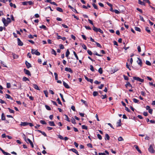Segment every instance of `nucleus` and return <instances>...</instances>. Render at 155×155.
Returning <instances> with one entry per match:
<instances>
[{
  "instance_id": "obj_18",
  "label": "nucleus",
  "mask_w": 155,
  "mask_h": 155,
  "mask_svg": "<svg viewBox=\"0 0 155 155\" xmlns=\"http://www.w3.org/2000/svg\"><path fill=\"white\" fill-rule=\"evenodd\" d=\"M69 151H72V152H73L74 153H75L76 154L77 153H78V151L77 150L75 149L74 148H72V149H70L69 150Z\"/></svg>"
},
{
  "instance_id": "obj_34",
  "label": "nucleus",
  "mask_w": 155,
  "mask_h": 155,
  "mask_svg": "<svg viewBox=\"0 0 155 155\" xmlns=\"http://www.w3.org/2000/svg\"><path fill=\"white\" fill-rule=\"evenodd\" d=\"M54 75L55 76V79L56 80H58V74L56 73H54Z\"/></svg>"
},
{
  "instance_id": "obj_37",
  "label": "nucleus",
  "mask_w": 155,
  "mask_h": 155,
  "mask_svg": "<svg viewBox=\"0 0 155 155\" xmlns=\"http://www.w3.org/2000/svg\"><path fill=\"white\" fill-rule=\"evenodd\" d=\"M40 28H43L45 30H46L47 29V28L46 27V26L43 25H42L41 26H40Z\"/></svg>"
},
{
  "instance_id": "obj_45",
  "label": "nucleus",
  "mask_w": 155,
  "mask_h": 155,
  "mask_svg": "<svg viewBox=\"0 0 155 155\" xmlns=\"http://www.w3.org/2000/svg\"><path fill=\"white\" fill-rule=\"evenodd\" d=\"M95 42L96 44L97 47H99L100 48H102L101 46L99 43H98L96 41Z\"/></svg>"
},
{
  "instance_id": "obj_36",
  "label": "nucleus",
  "mask_w": 155,
  "mask_h": 155,
  "mask_svg": "<svg viewBox=\"0 0 155 155\" xmlns=\"http://www.w3.org/2000/svg\"><path fill=\"white\" fill-rule=\"evenodd\" d=\"M69 54H70V52H69L68 49L66 52V56L67 57H68Z\"/></svg>"
},
{
  "instance_id": "obj_59",
  "label": "nucleus",
  "mask_w": 155,
  "mask_h": 155,
  "mask_svg": "<svg viewBox=\"0 0 155 155\" xmlns=\"http://www.w3.org/2000/svg\"><path fill=\"white\" fill-rule=\"evenodd\" d=\"M44 94H45V96L46 97H48V91H44Z\"/></svg>"
},
{
  "instance_id": "obj_32",
  "label": "nucleus",
  "mask_w": 155,
  "mask_h": 155,
  "mask_svg": "<svg viewBox=\"0 0 155 155\" xmlns=\"http://www.w3.org/2000/svg\"><path fill=\"white\" fill-rule=\"evenodd\" d=\"M98 94L97 91H94L93 93V95L94 97H95L98 95Z\"/></svg>"
},
{
  "instance_id": "obj_39",
  "label": "nucleus",
  "mask_w": 155,
  "mask_h": 155,
  "mask_svg": "<svg viewBox=\"0 0 155 155\" xmlns=\"http://www.w3.org/2000/svg\"><path fill=\"white\" fill-rule=\"evenodd\" d=\"M45 107L48 110H51L50 107L48 105H45Z\"/></svg>"
},
{
  "instance_id": "obj_54",
  "label": "nucleus",
  "mask_w": 155,
  "mask_h": 155,
  "mask_svg": "<svg viewBox=\"0 0 155 155\" xmlns=\"http://www.w3.org/2000/svg\"><path fill=\"white\" fill-rule=\"evenodd\" d=\"M101 97H101V98L102 99H104L105 98H106L107 97V95L106 94H105L104 95H102Z\"/></svg>"
},
{
  "instance_id": "obj_53",
  "label": "nucleus",
  "mask_w": 155,
  "mask_h": 155,
  "mask_svg": "<svg viewBox=\"0 0 155 155\" xmlns=\"http://www.w3.org/2000/svg\"><path fill=\"white\" fill-rule=\"evenodd\" d=\"M119 141H122L124 140V139L121 137H120L118 139Z\"/></svg>"
},
{
  "instance_id": "obj_35",
  "label": "nucleus",
  "mask_w": 155,
  "mask_h": 155,
  "mask_svg": "<svg viewBox=\"0 0 155 155\" xmlns=\"http://www.w3.org/2000/svg\"><path fill=\"white\" fill-rule=\"evenodd\" d=\"M98 71L99 73L101 74L103 73L102 69L101 68L99 69Z\"/></svg>"
},
{
  "instance_id": "obj_11",
  "label": "nucleus",
  "mask_w": 155,
  "mask_h": 155,
  "mask_svg": "<svg viewBox=\"0 0 155 155\" xmlns=\"http://www.w3.org/2000/svg\"><path fill=\"white\" fill-rule=\"evenodd\" d=\"M85 79L87 80L88 81L90 82L91 83H92L93 82V80L91 78H88L85 76Z\"/></svg>"
},
{
  "instance_id": "obj_15",
  "label": "nucleus",
  "mask_w": 155,
  "mask_h": 155,
  "mask_svg": "<svg viewBox=\"0 0 155 155\" xmlns=\"http://www.w3.org/2000/svg\"><path fill=\"white\" fill-rule=\"evenodd\" d=\"M37 131L39 132H40L45 137H47V135L46 134H45V133L43 131H42L41 130H37Z\"/></svg>"
},
{
  "instance_id": "obj_27",
  "label": "nucleus",
  "mask_w": 155,
  "mask_h": 155,
  "mask_svg": "<svg viewBox=\"0 0 155 155\" xmlns=\"http://www.w3.org/2000/svg\"><path fill=\"white\" fill-rule=\"evenodd\" d=\"M56 10L60 12H62L63 11L62 9L60 7H57L56 8Z\"/></svg>"
},
{
  "instance_id": "obj_6",
  "label": "nucleus",
  "mask_w": 155,
  "mask_h": 155,
  "mask_svg": "<svg viewBox=\"0 0 155 155\" xmlns=\"http://www.w3.org/2000/svg\"><path fill=\"white\" fill-rule=\"evenodd\" d=\"M23 71L24 73L26 74L29 76H31V74L28 70H27L25 68H24L23 70Z\"/></svg>"
},
{
  "instance_id": "obj_25",
  "label": "nucleus",
  "mask_w": 155,
  "mask_h": 155,
  "mask_svg": "<svg viewBox=\"0 0 155 155\" xmlns=\"http://www.w3.org/2000/svg\"><path fill=\"white\" fill-rule=\"evenodd\" d=\"M138 0V3L140 5H145V3L141 1L140 0Z\"/></svg>"
},
{
  "instance_id": "obj_20",
  "label": "nucleus",
  "mask_w": 155,
  "mask_h": 155,
  "mask_svg": "<svg viewBox=\"0 0 155 155\" xmlns=\"http://www.w3.org/2000/svg\"><path fill=\"white\" fill-rule=\"evenodd\" d=\"M33 87L36 89L38 90H40V89H39V87H38V86L35 84H33Z\"/></svg>"
},
{
  "instance_id": "obj_64",
  "label": "nucleus",
  "mask_w": 155,
  "mask_h": 155,
  "mask_svg": "<svg viewBox=\"0 0 155 155\" xmlns=\"http://www.w3.org/2000/svg\"><path fill=\"white\" fill-rule=\"evenodd\" d=\"M7 87L8 88H9L11 87V84L10 83H7Z\"/></svg>"
},
{
  "instance_id": "obj_10",
  "label": "nucleus",
  "mask_w": 155,
  "mask_h": 155,
  "mask_svg": "<svg viewBox=\"0 0 155 155\" xmlns=\"http://www.w3.org/2000/svg\"><path fill=\"white\" fill-rule=\"evenodd\" d=\"M104 153H98L99 155H107V154L108 155L109 154V152L105 150Z\"/></svg>"
},
{
  "instance_id": "obj_29",
  "label": "nucleus",
  "mask_w": 155,
  "mask_h": 155,
  "mask_svg": "<svg viewBox=\"0 0 155 155\" xmlns=\"http://www.w3.org/2000/svg\"><path fill=\"white\" fill-rule=\"evenodd\" d=\"M22 80L24 81H29V79L28 78H27L25 77H23V79H22Z\"/></svg>"
},
{
  "instance_id": "obj_7",
  "label": "nucleus",
  "mask_w": 155,
  "mask_h": 155,
  "mask_svg": "<svg viewBox=\"0 0 155 155\" xmlns=\"http://www.w3.org/2000/svg\"><path fill=\"white\" fill-rule=\"evenodd\" d=\"M137 59L138 60L137 61V63L140 66H142V62L141 60L139 58H138Z\"/></svg>"
},
{
  "instance_id": "obj_61",
  "label": "nucleus",
  "mask_w": 155,
  "mask_h": 155,
  "mask_svg": "<svg viewBox=\"0 0 155 155\" xmlns=\"http://www.w3.org/2000/svg\"><path fill=\"white\" fill-rule=\"evenodd\" d=\"M137 50H138V51L139 52H140L141 51V48H140V46H138L137 47Z\"/></svg>"
},
{
  "instance_id": "obj_43",
  "label": "nucleus",
  "mask_w": 155,
  "mask_h": 155,
  "mask_svg": "<svg viewBox=\"0 0 155 155\" xmlns=\"http://www.w3.org/2000/svg\"><path fill=\"white\" fill-rule=\"evenodd\" d=\"M60 96H61V98L62 101L64 102H65V100H64V98H63V95L61 93H60Z\"/></svg>"
},
{
  "instance_id": "obj_63",
  "label": "nucleus",
  "mask_w": 155,
  "mask_h": 155,
  "mask_svg": "<svg viewBox=\"0 0 155 155\" xmlns=\"http://www.w3.org/2000/svg\"><path fill=\"white\" fill-rule=\"evenodd\" d=\"M58 138L61 140H64V139L63 137L62 136H61L60 135H59L58 136Z\"/></svg>"
},
{
  "instance_id": "obj_57",
  "label": "nucleus",
  "mask_w": 155,
  "mask_h": 155,
  "mask_svg": "<svg viewBox=\"0 0 155 155\" xmlns=\"http://www.w3.org/2000/svg\"><path fill=\"white\" fill-rule=\"evenodd\" d=\"M85 27L87 30H91V28L89 26H85Z\"/></svg>"
},
{
  "instance_id": "obj_58",
  "label": "nucleus",
  "mask_w": 155,
  "mask_h": 155,
  "mask_svg": "<svg viewBox=\"0 0 155 155\" xmlns=\"http://www.w3.org/2000/svg\"><path fill=\"white\" fill-rule=\"evenodd\" d=\"M123 76L124 77V79L125 80H128L129 78L127 76H125L124 75Z\"/></svg>"
},
{
  "instance_id": "obj_46",
  "label": "nucleus",
  "mask_w": 155,
  "mask_h": 155,
  "mask_svg": "<svg viewBox=\"0 0 155 155\" xmlns=\"http://www.w3.org/2000/svg\"><path fill=\"white\" fill-rule=\"evenodd\" d=\"M51 53L53 54H54L55 55H56V51L53 49H52V50Z\"/></svg>"
},
{
  "instance_id": "obj_2",
  "label": "nucleus",
  "mask_w": 155,
  "mask_h": 155,
  "mask_svg": "<svg viewBox=\"0 0 155 155\" xmlns=\"http://www.w3.org/2000/svg\"><path fill=\"white\" fill-rule=\"evenodd\" d=\"M93 29L94 31L96 32H99L101 34H103V31L100 28H97L95 27L94 26H93Z\"/></svg>"
},
{
  "instance_id": "obj_52",
  "label": "nucleus",
  "mask_w": 155,
  "mask_h": 155,
  "mask_svg": "<svg viewBox=\"0 0 155 155\" xmlns=\"http://www.w3.org/2000/svg\"><path fill=\"white\" fill-rule=\"evenodd\" d=\"M90 70L92 71H94V67L92 65H90Z\"/></svg>"
},
{
  "instance_id": "obj_40",
  "label": "nucleus",
  "mask_w": 155,
  "mask_h": 155,
  "mask_svg": "<svg viewBox=\"0 0 155 155\" xmlns=\"http://www.w3.org/2000/svg\"><path fill=\"white\" fill-rule=\"evenodd\" d=\"M73 53H74V55L75 57H76V59L77 60H79L78 58V56H77L76 53L74 51H73Z\"/></svg>"
},
{
  "instance_id": "obj_24",
  "label": "nucleus",
  "mask_w": 155,
  "mask_h": 155,
  "mask_svg": "<svg viewBox=\"0 0 155 155\" xmlns=\"http://www.w3.org/2000/svg\"><path fill=\"white\" fill-rule=\"evenodd\" d=\"M105 139L109 140L110 139V137L108 134H106L105 135Z\"/></svg>"
},
{
  "instance_id": "obj_9",
  "label": "nucleus",
  "mask_w": 155,
  "mask_h": 155,
  "mask_svg": "<svg viewBox=\"0 0 155 155\" xmlns=\"http://www.w3.org/2000/svg\"><path fill=\"white\" fill-rule=\"evenodd\" d=\"M25 64L28 68H30L31 67V64L28 62L27 61H26L25 62Z\"/></svg>"
},
{
  "instance_id": "obj_38",
  "label": "nucleus",
  "mask_w": 155,
  "mask_h": 155,
  "mask_svg": "<svg viewBox=\"0 0 155 155\" xmlns=\"http://www.w3.org/2000/svg\"><path fill=\"white\" fill-rule=\"evenodd\" d=\"M133 101L134 103H138L139 101L135 98H133Z\"/></svg>"
},
{
  "instance_id": "obj_49",
  "label": "nucleus",
  "mask_w": 155,
  "mask_h": 155,
  "mask_svg": "<svg viewBox=\"0 0 155 155\" xmlns=\"http://www.w3.org/2000/svg\"><path fill=\"white\" fill-rule=\"evenodd\" d=\"M57 101H58V103L62 105V103L61 102V101L59 98H58Z\"/></svg>"
},
{
  "instance_id": "obj_30",
  "label": "nucleus",
  "mask_w": 155,
  "mask_h": 155,
  "mask_svg": "<svg viewBox=\"0 0 155 155\" xmlns=\"http://www.w3.org/2000/svg\"><path fill=\"white\" fill-rule=\"evenodd\" d=\"M71 122L74 124H76L75 120L73 117H72L71 119Z\"/></svg>"
},
{
  "instance_id": "obj_14",
  "label": "nucleus",
  "mask_w": 155,
  "mask_h": 155,
  "mask_svg": "<svg viewBox=\"0 0 155 155\" xmlns=\"http://www.w3.org/2000/svg\"><path fill=\"white\" fill-rule=\"evenodd\" d=\"M63 84L65 87L67 88H69L70 87L64 81L63 82Z\"/></svg>"
},
{
  "instance_id": "obj_3",
  "label": "nucleus",
  "mask_w": 155,
  "mask_h": 155,
  "mask_svg": "<svg viewBox=\"0 0 155 155\" xmlns=\"http://www.w3.org/2000/svg\"><path fill=\"white\" fill-rule=\"evenodd\" d=\"M28 4L29 5H31L34 4V3L31 1L24 2H22V4L24 5H27Z\"/></svg>"
},
{
  "instance_id": "obj_55",
  "label": "nucleus",
  "mask_w": 155,
  "mask_h": 155,
  "mask_svg": "<svg viewBox=\"0 0 155 155\" xmlns=\"http://www.w3.org/2000/svg\"><path fill=\"white\" fill-rule=\"evenodd\" d=\"M146 64L148 65H151V63L148 61H146Z\"/></svg>"
},
{
  "instance_id": "obj_16",
  "label": "nucleus",
  "mask_w": 155,
  "mask_h": 155,
  "mask_svg": "<svg viewBox=\"0 0 155 155\" xmlns=\"http://www.w3.org/2000/svg\"><path fill=\"white\" fill-rule=\"evenodd\" d=\"M48 124L49 125L51 126H55V125L54 121H49L48 122Z\"/></svg>"
},
{
  "instance_id": "obj_41",
  "label": "nucleus",
  "mask_w": 155,
  "mask_h": 155,
  "mask_svg": "<svg viewBox=\"0 0 155 155\" xmlns=\"http://www.w3.org/2000/svg\"><path fill=\"white\" fill-rule=\"evenodd\" d=\"M82 129H83L87 130V126L85 125H83L82 126Z\"/></svg>"
},
{
  "instance_id": "obj_31",
  "label": "nucleus",
  "mask_w": 155,
  "mask_h": 155,
  "mask_svg": "<svg viewBox=\"0 0 155 155\" xmlns=\"http://www.w3.org/2000/svg\"><path fill=\"white\" fill-rule=\"evenodd\" d=\"M37 51V50H35L34 49H31V53L32 54H35L36 52Z\"/></svg>"
},
{
  "instance_id": "obj_60",
  "label": "nucleus",
  "mask_w": 155,
  "mask_h": 155,
  "mask_svg": "<svg viewBox=\"0 0 155 155\" xmlns=\"http://www.w3.org/2000/svg\"><path fill=\"white\" fill-rule=\"evenodd\" d=\"M59 47L60 49H63L64 48V45L62 44H60L59 45Z\"/></svg>"
},
{
  "instance_id": "obj_23",
  "label": "nucleus",
  "mask_w": 155,
  "mask_h": 155,
  "mask_svg": "<svg viewBox=\"0 0 155 155\" xmlns=\"http://www.w3.org/2000/svg\"><path fill=\"white\" fill-rule=\"evenodd\" d=\"M121 120L120 119L119 121L117 123V127H119L121 126Z\"/></svg>"
},
{
  "instance_id": "obj_5",
  "label": "nucleus",
  "mask_w": 155,
  "mask_h": 155,
  "mask_svg": "<svg viewBox=\"0 0 155 155\" xmlns=\"http://www.w3.org/2000/svg\"><path fill=\"white\" fill-rule=\"evenodd\" d=\"M134 79V80L138 81L141 82H144V80L141 79L138 77H133Z\"/></svg>"
},
{
  "instance_id": "obj_26",
  "label": "nucleus",
  "mask_w": 155,
  "mask_h": 155,
  "mask_svg": "<svg viewBox=\"0 0 155 155\" xmlns=\"http://www.w3.org/2000/svg\"><path fill=\"white\" fill-rule=\"evenodd\" d=\"M1 119L2 120H5V117L3 113H2V114Z\"/></svg>"
},
{
  "instance_id": "obj_28",
  "label": "nucleus",
  "mask_w": 155,
  "mask_h": 155,
  "mask_svg": "<svg viewBox=\"0 0 155 155\" xmlns=\"http://www.w3.org/2000/svg\"><path fill=\"white\" fill-rule=\"evenodd\" d=\"M145 30L148 33H150V31L148 27H145Z\"/></svg>"
},
{
  "instance_id": "obj_13",
  "label": "nucleus",
  "mask_w": 155,
  "mask_h": 155,
  "mask_svg": "<svg viewBox=\"0 0 155 155\" xmlns=\"http://www.w3.org/2000/svg\"><path fill=\"white\" fill-rule=\"evenodd\" d=\"M65 71H68L70 73H73V71L70 68L66 67L65 68Z\"/></svg>"
},
{
  "instance_id": "obj_44",
  "label": "nucleus",
  "mask_w": 155,
  "mask_h": 155,
  "mask_svg": "<svg viewBox=\"0 0 155 155\" xmlns=\"http://www.w3.org/2000/svg\"><path fill=\"white\" fill-rule=\"evenodd\" d=\"M8 109L9 110V112L10 113H14L15 112H14V111L13 110L9 108H8Z\"/></svg>"
},
{
  "instance_id": "obj_50",
  "label": "nucleus",
  "mask_w": 155,
  "mask_h": 155,
  "mask_svg": "<svg viewBox=\"0 0 155 155\" xmlns=\"http://www.w3.org/2000/svg\"><path fill=\"white\" fill-rule=\"evenodd\" d=\"M97 136L98 138L100 140H101L102 139V137L101 135H100V134H97Z\"/></svg>"
},
{
  "instance_id": "obj_19",
  "label": "nucleus",
  "mask_w": 155,
  "mask_h": 155,
  "mask_svg": "<svg viewBox=\"0 0 155 155\" xmlns=\"http://www.w3.org/2000/svg\"><path fill=\"white\" fill-rule=\"evenodd\" d=\"M5 96V97L6 98L10 99L12 100L13 99L8 94H6Z\"/></svg>"
},
{
  "instance_id": "obj_62",
  "label": "nucleus",
  "mask_w": 155,
  "mask_h": 155,
  "mask_svg": "<svg viewBox=\"0 0 155 155\" xmlns=\"http://www.w3.org/2000/svg\"><path fill=\"white\" fill-rule=\"evenodd\" d=\"M94 83L97 84H99L101 83V82L98 81H97L96 80L94 81Z\"/></svg>"
},
{
  "instance_id": "obj_56",
  "label": "nucleus",
  "mask_w": 155,
  "mask_h": 155,
  "mask_svg": "<svg viewBox=\"0 0 155 155\" xmlns=\"http://www.w3.org/2000/svg\"><path fill=\"white\" fill-rule=\"evenodd\" d=\"M87 52L90 55H92V52L90 50H87Z\"/></svg>"
},
{
  "instance_id": "obj_33",
  "label": "nucleus",
  "mask_w": 155,
  "mask_h": 155,
  "mask_svg": "<svg viewBox=\"0 0 155 155\" xmlns=\"http://www.w3.org/2000/svg\"><path fill=\"white\" fill-rule=\"evenodd\" d=\"M64 115L65 116V120H67V121H68V122H70V121L69 120V118H68V116L66 114H65Z\"/></svg>"
},
{
  "instance_id": "obj_51",
  "label": "nucleus",
  "mask_w": 155,
  "mask_h": 155,
  "mask_svg": "<svg viewBox=\"0 0 155 155\" xmlns=\"http://www.w3.org/2000/svg\"><path fill=\"white\" fill-rule=\"evenodd\" d=\"M40 122L43 124H46V123L44 120H41L40 121Z\"/></svg>"
},
{
  "instance_id": "obj_22",
  "label": "nucleus",
  "mask_w": 155,
  "mask_h": 155,
  "mask_svg": "<svg viewBox=\"0 0 155 155\" xmlns=\"http://www.w3.org/2000/svg\"><path fill=\"white\" fill-rule=\"evenodd\" d=\"M128 86H129L130 87H132V85L129 82H127V84L125 85V86L126 87H127Z\"/></svg>"
},
{
  "instance_id": "obj_12",
  "label": "nucleus",
  "mask_w": 155,
  "mask_h": 155,
  "mask_svg": "<svg viewBox=\"0 0 155 155\" xmlns=\"http://www.w3.org/2000/svg\"><path fill=\"white\" fill-rule=\"evenodd\" d=\"M27 143H28V141L30 143L31 147L33 148L34 147V145L33 143L31 141L29 138L27 139Z\"/></svg>"
},
{
  "instance_id": "obj_42",
  "label": "nucleus",
  "mask_w": 155,
  "mask_h": 155,
  "mask_svg": "<svg viewBox=\"0 0 155 155\" xmlns=\"http://www.w3.org/2000/svg\"><path fill=\"white\" fill-rule=\"evenodd\" d=\"M135 29L137 31H138L139 32H140L141 31V29H140V28L137 27H135Z\"/></svg>"
},
{
  "instance_id": "obj_8",
  "label": "nucleus",
  "mask_w": 155,
  "mask_h": 155,
  "mask_svg": "<svg viewBox=\"0 0 155 155\" xmlns=\"http://www.w3.org/2000/svg\"><path fill=\"white\" fill-rule=\"evenodd\" d=\"M18 45L19 46H22L23 45V42L21 41L20 39L19 38H17Z\"/></svg>"
},
{
  "instance_id": "obj_47",
  "label": "nucleus",
  "mask_w": 155,
  "mask_h": 155,
  "mask_svg": "<svg viewBox=\"0 0 155 155\" xmlns=\"http://www.w3.org/2000/svg\"><path fill=\"white\" fill-rule=\"evenodd\" d=\"M92 5L94 8L96 9H98V8L97 6L94 3L92 4Z\"/></svg>"
},
{
  "instance_id": "obj_1",
  "label": "nucleus",
  "mask_w": 155,
  "mask_h": 155,
  "mask_svg": "<svg viewBox=\"0 0 155 155\" xmlns=\"http://www.w3.org/2000/svg\"><path fill=\"white\" fill-rule=\"evenodd\" d=\"M2 21L4 26L6 27L7 26L8 24L11 22V19L9 18H7V21L5 18H3Z\"/></svg>"
},
{
  "instance_id": "obj_21",
  "label": "nucleus",
  "mask_w": 155,
  "mask_h": 155,
  "mask_svg": "<svg viewBox=\"0 0 155 155\" xmlns=\"http://www.w3.org/2000/svg\"><path fill=\"white\" fill-rule=\"evenodd\" d=\"M20 125L23 126H25L28 125V122H21Z\"/></svg>"
},
{
  "instance_id": "obj_48",
  "label": "nucleus",
  "mask_w": 155,
  "mask_h": 155,
  "mask_svg": "<svg viewBox=\"0 0 155 155\" xmlns=\"http://www.w3.org/2000/svg\"><path fill=\"white\" fill-rule=\"evenodd\" d=\"M82 47L85 50H86L87 49V48L86 45L84 44H82Z\"/></svg>"
},
{
  "instance_id": "obj_17",
  "label": "nucleus",
  "mask_w": 155,
  "mask_h": 155,
  "mask_svg": "<svg viewBox=\"0 0 155 155\" xmlns=\"http://www.w3.org/2000/svg\"><path fill=\"white\" fill-rule=\"evenodd\" d=\"M134 147L135 148L137 149V151L140 153H142V152L139 149V148L138 147L137 145H135Z\"/></svg>"
},
{
  "instance_id": "obj_4",
  "label": "nucleus",
  "mask_w": 155,
  "mask_h": 155,
  "mask_svg": "<svg viewBox=\"0 0 155 155\" xmlns=\"http://www.w3.org/2000/svg\"><path fill=\"white\" fill-rule=\"evenodd\" d=\"M148 150L149 152L152 153H154V150L152 145H150Z\"/></svg>"
}]
</instances>
